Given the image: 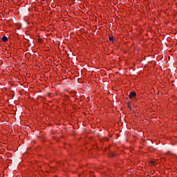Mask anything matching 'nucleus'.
I'll use <instances>...</instances> for the list:
<instances>
[{"mask_svg":"<svg viewBox=\"0 0 177 177\" xmlns=\"http://www.w3.org/2000/svg\"><path fill=\"white\" fill-rule=\"evenodd\" d=\"M135 96H136V93L135 91L131 92L129 95V99H132L133 97H135Z\"/></svg>","mask_w":177,"mask_h":177,"instance_id":"obj_1","label":"nucleus"},{"mask_svg":"<svg viewBox=\"0 0 177 177\" xmlns=\"http://www.w3.org/2000/svg\"><path fill=\"white\" fill-rule=\"evenodd\" d=\"M1 41H3V42H8V37L6 36H3L1 38Z\"/></svg>","mask_w":177,"mask_h":177,"instance_id":"obj_2","label":"nucleus"},{"mask_svg":"<svg viewBox=\"0 0 177 177\" xmlns=\"http://www.w3.org/2000/svg\"><path fill=\"white\" fill-rule=\"evenodd\" d=\"M109 41H114V38L113 37H109Z\"/></svg>","mask_w":177,"mask_h":177,"instance_id":"obj_3","label":"nucleus"},{"mask_svg":"<svg viewBox=\"0 0 177 177\" xmlns=\"http://www.w3.org/2000/svg\"><path fill=\"white\" fill-rule=\"evenodd\" d=\"M151 164H152V165H154V162L153 161H151Z\"/></svg>","mask_w":177,"mask_h":177,"instance_id":"obj_4","label":"nucleus"}]
</instances>
